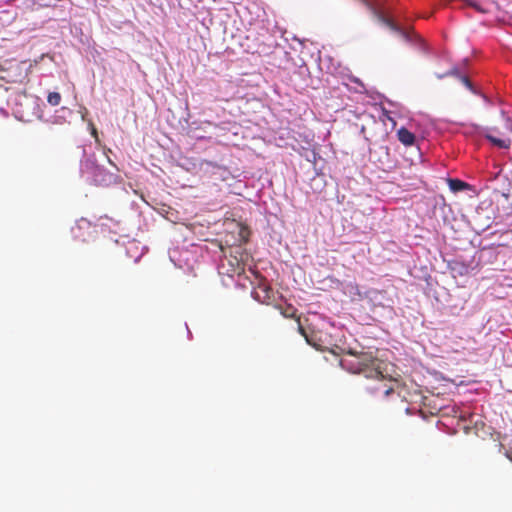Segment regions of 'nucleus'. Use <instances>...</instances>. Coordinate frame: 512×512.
Listing matches in <instances>:
<instances>
[{
  "label": "nucleus",
  "instance_id": "f8f14e48",
  "mask_svg": "<svg viewBox=\"0 0 512 512\" xmlns=\"http://www.w3.org/2000/svg\"><path fill=\"white\" fill-rule=\"evenodd\" d=\"M259 288L265 293V297L262 300V302H266L268 299H270V294L272 293V289L267 285L260 286Z\"/></svg>",
  "mask_w": 512,
  "mask_h": 512
},
{
  "label": "nucleus",
  "instance_id": "9d476101",
  "mask_svg": "<svg viewBox=\"0 0 512 512\" xmlns=\"http://www.w3.org/2000/svg\"><path fill=\"white\" fill-rule=\"evenodd\" d=\"M47 102L52 106H57L61 102V95L58 92H50L47 96Z\"/></svg>",
  "mask_w": 512,
  "mask_h": 512
},
{
  "label": "nucleus",
  "instance_id": "f257e3e1",
  "mask_svg": "<svg viewBox=\"0 0 512 512\" xmlns=\"http://www.w3.org/2000/svg\"><path fill=\"white\" fill-rule=\"evenodd\" d=\"M347 354L354 357L353 360H343V363H347L348 369L352 373H362L366 378L376 379L377 382L374 386L368 387V391L371 394H383L389 396L394 393V387L390 379H386L381 370L382 362L373 356L371 352L360 351L349 349Z\"/></svg>",
  "mask_w": 512,
  "mask_h": 512
},
{
  "label": "nucleus",
  "instance_id": "6e6552de",
  "mask_svg": "<svg viewBox=\"0 0 512 512\" xmlns=\"http://www.w3.org/2000/svg\"><path fill=\"white\" fill-rule=\"evenodd\" d=\"M90 223L84 218H81L77 221L76 225L72 228V232L74 233L75 238H81L83 241L85 240L84 236L77 233V230H81L84 228H89Z\"/></svg>",
  "mask_w": 512,
  "mask_h": 512
},
{
  "label": "nucleus",
  "instance_id": "39448f33",
  "mask_svg": "<svg viewBox=\"0 0 512 512\" xmlns=\"http://www.w3.org/2000/svg\"><path fill=\"white\" fill-rule=\"evenodd\" d=\"M230 268L226 270V273L233 277L234 275H241L244 272V264L236 257L230 256L226 258Z\"/></svg>",
  "mask_w": 512,
  "mask_h": 512
},
{
  "label": "nucleus",
  "instance_id": "f3484780",
  "mask_svg": "<svg viewBox=\"0 0 512 512\" xmlns=\"http://www.w3.org/2000/svg\"><path fill=\"white\" fill-rule=\"evenodd\" d=\"M510 130L512 131V126L510 127Z\"/></svg>",
  "mask_w": 512,
  "mask_h": 512
},
{
  "label": "nucleus",
  "instance_id": "4468645a",
  "mask_svg": "<svg viewBox=\"0 0 512 512\" xmlns=\"http://www.w3.org/2000/svg\"><path fill=\"white\" fill-rule=\"evenodd\" d=\"M444 76H455L460 79V76H462V75L459 73L458 69L453 68L450 71H448L447 73H445L444 75H442L441 77H444Z\"/></svg>",
  "mask_w": 512,
  "mask_h": 512
},
{
  "label": "nucleus",
  "instance_id": "dca6fc26",
  "mask_svg": "<svg viewBox=\"0 0 512 512\" xmlns=\"http://www.w3.org/2000/svg\"><path fill=\"white\" fill-rule=\"evenodd\" d=\"M90 126H91V134L95 137L96 140H98L97 129L95 128V126L92 123L90 124Z\"/></svg>",
  "mask_w": 512,
  "mask_h": 512
},
{
  "label": "nucleus",
  "instance_id": "2eb2a0df",
  "mask_svg": "<svg viewBox=\"0 0 512 512\" xmlns=\"http://www.w3.org/2000/svg\"><path fill=\"white\" fill-rule=\"evenodd\" d=\"M205 164L209 167H212V168H217V169H224L222 166H219L217 164H214L213 162L211 161H205Z\"/></svg>",
  "mask_w": 512,
  "mask_h": 512
},
{
  "label": "nucleus",
  "instance_id": "ddd939ff",
  "mask_svg": "<svg viewBox=\"0 0 512 512\" xmlns=\"http://www.w3.org/2000/svg\"><path fill=\"white\" fill-rule=\"evenodd\" d=\"M460 81L462 82L463 85H465L468 89L470 90H473V87H472V83L471 81L469 80V78L467 76H460Z\"/></svg>",
  "mask_w": 512,
  "mask_h": 512
},
{
  "label": "nucleus",
  "instance_id": "1a4fd4ad",
  "mask_svg": "<svg viewBox=\"0 0 512 512\" xmlns=\"http://www.w3.org/2000/svg\"><path fill=\"white\" fill-rule=\"evenodd\" d=\"M448 184L453 192L462 191L467 187V184L459 179H449Z\"/></svg>",
  "mask_w": 512,
  "mask_h": 512
},
{
  "label": "nucleus",
  "instance_id": "7ed1b4c3",
  "mask_svg": "<svg viewBox=\"0 0 512 512\" xmlns=\"http://www.w3.org/2000/svg\"><path fill=\"white\" fill-rule=\"evenodd\" d=\"M277 309L280 311V313L283 317L296 319V321L298 323V331L302 336H304L306 342L309 345L315 347L318 350L323 349V346L319 342H317L316 336L314 333H311V334L306 333V330L300 323V318L297 317V309L294 306H292V305H286L285 307L277 306Z\"/></svg>",
  "mask_w": 512,
  "mask_h": 512
},
{
  "label": "nucleus",
  "instance_id": "9b49d317",
  "mask_svg": "<svg viewBox=\"0 0 512 512\" xmlns=\"http://www.w3.org/2000/svg\"><path fill=\"white\" fill-rule=\"evenodd\" d=\"M249 231L245 227H240L239 230V242L240 243H246L248 241Z\"/></svg>",
  "mask_w": 512,
  "mask_h": 512
},
{
  "label": "nucleus",
  "instance_id": "20e7f679",
  "mask_svg": "<svg viewBox=\"0 0 512 512\" xmlns=\"http://www.w3.org/2000/svg\"><path fill=\"white\" fill-rule=\"evenodd\" d=\"M372 11H373L374 16L380 23L386 25L390 30L399 34V36L402 37L404 40L412 41L413 37H416L414 32H410L408 30L402 29L394 21H392L390 18L386 17L384 14H382L380 11L376 10L375 8H372Z\"/></svg>",
  "mask_w": 512,
  "mask_h": 512
},
{
  "label": "nucleus",
  "instance_id": "f03ea898",
  "mask_svg": "<svg viewBox=\"0 0 512 512\" xmlns=\"http://www.w3.org/2000/svg\"><path fill=\"white\" fill-rule=\"evenodd\" d=\"M80 171L82 175L99 185L107 183L112 177L110 173L96 163L94 154H85V158L80 164Z\"/></svg>",
  "mask_w": 512,
  "mask_h": 512
},
{
  "label": "nucleus",
  "instance_id": "0eeeda50",
  "mask_svg": "<svg viewBox=\"0 0 512 512\" xmlns=\"http://www.w3.org/2000/svg\"><path fill=\"white\" fill-rule=\"evenodd\" d=\"M485 138L487 140H489L493 145L497 146L498 148L509 149L511 146L510 139H500V138H497L489 133L485 134Z\"/></svg>",
  "mask_w": 512,
  "mask_h": 512
},
{
  "label": "nucleus",
  "instance_id": "423d86ee",
  "mask_svg": "<svg viewBox=\"0 0 512 512\" xmlns=\"http://www.w3.org/2000/svg\"><path fill=\"white\" fill-rule=\"evenodd\" d=\"M397 137L398 140L405 146L413 145L416 139L415 135L404 127H401L397 131Z\"/></svg>",
  "mask_w": 512,
  "mask_h": 512
}]
</instances>
